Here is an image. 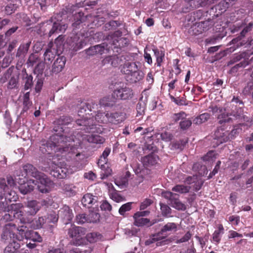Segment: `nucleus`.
Here are the masks:
<instances>
[{"label": "nucleus", "instance_id": "obj_31", "mask_svg": "<svg viewBox=\"0 0 253 253\" xmlns=\"http://www.w3.org/2000/svg\"><path fill=\"white\" fill-rule=\"evenodd\" d=\"M62 189L64 193L69 197L75 196L77 193V187L73 184L64 183Z\"/></svg>", "mask_w": 253, "mask_h": 253}, {"label": "nucleus", "instance_id": "obj_25", "mask_svg": "<svg viewBox=\"0 0 253 253\" xmlns=\"http://www.w3.org/2000/svg\"><path fill=\"white\" fill-rule=\"evenodd\" d=\"M22 80L24 84V89L28 90L32 88L33 85V77L31 75H28L25 69L22 70Z\"/></svg>", "mask_w": 253, "mask_h": 253}, {"label": "nucleus", "instance_id": "obj_54", "mask_svg": "<svg viewBox=\"0 0 253 253\" xmlns=\"http://www.w3.org/2000/svg\"><path fill=\"white\" fill-rule=\"evenodd\" d=\"M231 103L233 104V105H235L237 107L236 109L237 110L242 109L244 106L243 102L238 97H234L231 101Z\"/></svg>", "mask_w": 253, "mask_h": 253}, {"label": "nucleus", "instance_id": "obj_30", "mask_svg": "<svg viewBox=\"0 0 253 253\" xmlns=\"http://www.w3.org/2000/svg\"><path fill=\"white\" fill-rule=\"evenodd\" d=\"M224 227L221 224H218L217 230L214 231L212 235V242L216 245L218 244L221 239V235L224 233Z\"/></svg>", "mask_w": 253, "mask_h": 253}, {"label": "nucleus", "instance_id": "obj_27", "mask_svg": "<svg viewBox=\"0 0 253 253\" xmlns=\"http://www.w3.org/2000/svg\"><path fill=\"white\" fill-rule=\"evenodd\" d=\"M143 77L144 73L139 70L126 76L127 81L131 84L140 81Z\"/></svg>", "mask_w": 253, "mask_h": 253}, {"label": "nucleus", "instance_id": "obj_59", "mask_svg": "<svg viewBox=\"0 0 253 253\" xmlns=\"http://www.w3.org/2000/svg\"><path fill=\"white\" fill-rule=\"evenodd\" d=\"M153 203V201L152 200L150 199H145L143 202L141 203L140 206V210H143L147 208L148 207L150 206Z\"/></svg>", "mask_w": 253, "mask_h": 253}, {"label": "nucleus", "instance_id": "obj_1", "mask_svg": "<svg viewBox=\"0 0 253 253\" xmlns=\"http://www.w3.org/2000/svg\"><path fill=\"white\" fill-rule=\"evenodd\" d=\"M73 121V119L69 116H63L54 122V134L51 136L48 140L42 141L40 149L42 153H51L52 150H54L57 156L66 154L71 149V145L69 143L73 139L70 137L64 135L63 126L67 125Z\"/></svg>", "mask_w": 253, "mask_h": 253}, {"label": "nucleus", "instance_id": "obj_39", "mask_svg": "<svg viewBox=\"0 0 253 253\" xmlns=\"http://www.w3.org/2000/svg\"><path fill=\"white\" fill-rule=\"evenodd\" d=\"M214 24L213 21L211 19H208V20L202 21L198 24V27L202 31L208 30Z\"/></svg>", "mask_w": 253, "mask_h": 253}, {"label": "nucleus", "instance_id": "obj_9", "mask_svg": "<svg viewBox=\"0 0 253 253\" xmlns=\"http://www.w3.org/2000/svg\"><path fill=\"white\" fill-rule=\"evenodd\" d=\"M162 196L169 200V204L173 208L182 211L186 210V206L180 201L178 194L165 191L162 192Z\"/></svg>", "mask_w": 253, "mask_h": 253}, {"label": "nucleus", "instance_id": "obj_15", "mask_svg": "<svg viewBox=\"0 0 253 253\" xmlns=\"http://www.w3.org/2000/svg\"><path fill=\"white\" fill-rule=\"evenodd\" d=\"M23 226H22L19 230V233L21 234V239L23 238V236L27 239L31 240L34 242H42V237L36 231L33 230H25L23 229Z\"/></svg>", "mask_w": 253, "mask_h": 253}, {"label": "nucleus", "instance_id": "obj_17", "mask_svg": "<svg viewBox=\"0 0 253 253\" xmlns=\"http://www.w3.org/2000/svg\"><path fill=\"white\" fill-rule=\"evenodd\" d=\"M253 26V23L250 22L247 26H246L243 30L240 33V36L237 37L236 38L233 39L231 41V42L233 44H236V47H239L243 46L245 44V42H244L241 41L242 38H244L246 35L249 32L251 31L252 29Z\"/></svg>", "mask_w": 253, "mask_h": 253}, {"label": "nucleus", "instance_id": "obj_4", "mask_svg": "<svg viewBox=\"0 0 253 253\" xmlns=\"http://www.w3.org/2000/svg\"><path fill=\"white\" fill-rule=\"evenodd\" d=\"M23 208L21 203L12 204L9 206V209L3 213H1L0 218L4 222L12 220L14 218L19 219L21 223L29 222V220L23 217V212L21 211Z\"/></svg>", "mask_w": 253, "mask_h": 253}, {"label": "nucleus", "instance_id": "obj_47", "mask_svg": "<svg viewBox=\"0 0 253 253\" xmlns=\"http://www.w3.org/2000/svg\"><path fill=\"white\" fill-rule=\"evenodd\" d=\"M154 54L157 59V66H161V64L163 61V58L164 56V53L163 51H160L158 49L153 50Z\"/></svg>", "mask_w": 253, "mask_h": 253}, {"label": "nucleus", "instance_id": "obj_6", "mask_svg": "<svg viewBox=\"0 0 253 253\" xmlns=\"http://www.w3.org/2000/svg\"><path fill=\"white\" fill-rule=\"evenodd\" d=\"M177 226L173 222H168L165 224L158 233L154 234L152 238L145 241L146 245H149L156 241L167 238L170 234L177 231Z\"/></svg>", "mask_w": 253, "mask_h": 253}, {"label": "nucleus", "instance_id": "obj_21", "mask_svg": "<svg viewBox=\"0 0 253 253\" xmlns=\"http://www.w3.org/2000/svg\"><path fill=\"white\" fill-rule=\"evenodd\" d=\"M98 201V197L90 193H86L82 198V203L85 207L90 208Z\"/></svg>", "mask_w": 253, "mask_h": 253}, {"label": "nucleus", "instance_id": "obj_62", "mask_svg": "<svg viewBox=\"0 0 253 253\" xmlns=\"http://www.w3.org/2000/svg\"><path fill=\"white\" fill-rule=\"evenodd\" d=\"M127 181L126 178H123L122 180L116 179L115 180V183L121 188H123L126 186Z\"/></svg>", "mask_w": 253, "mask_h": 253}, {"label": "nucleus", "instance_id": "obj_64", "mask_svg": "<svg viewBox=\"0 0 253 253\" xmlns=\"http://www.w3.org/2000/svg\"><path fill=\"white\" fill-rule=\"evenodd\" d=\"M11 62V58L9 56H6L3 59L1 67L5 68L7 67Z\"/></svg>", "mask_w": 253, "mask_h": 253}, {"label": "nucleus", "instance_id": "obj_23", "mask_svg": "<svg viewBox=\"0 0 253 253\" xmlns=\"http://www.w3.org/2000/svg\"><path fill=\"white\" fill-rule=\"evenodd\" d=\"M66 63L65 58L63 56L58 57L54 62L52 66V72L58 74L63 69Z\"/></svg>", "mask_w": 253, "mask_h": 253}, {"label": "nucleus", "instance_id": "obj_8", "mask_svg": "<svg viewBox=\"0 0 253 253\" xmlns=\"http://www.w3.org/2000/svg\"><path fill=\"white\" fill-rule=\"evenodd\" d=\"M19 229L17 228L15 224L8 223L3 228L2 232L1 234V241L5 243L11 242L18 240L21 242V239L16 234V232L18 231Z\"/></svg>", "mask_w": 253, "mask_h": 253}, {"label": "nucleus", "instance_id": "obj_29", "mask_svg": "<svg viewBox=\"0 0 253 253\" xmlns=\"http://www.w3.org/2000/svg\"><path fill=\"white\" fill-rule=\"evenodd\" d=\"M20 242L18 240L9 242L8 245L4 249V253H16V251L21 247Z\"/></svg>", "mask_w": 253, "mask_h": 253}, {"label": "nucleus", "instance_id": "obj_52", "mask_svg": "<svg viewBox=\"0 0 253 253\" xmlns=\"http://www.w3.org/2000/svg\"><path fill=\"white\" fill-rule=\"evenodd\" d=\"M173 137V136L171 133L167 131L163 132L161 134V139L166 142L171 141Z\"/></svg>", "mask_w": 253, "mask_h": 253}, {"label": "nucleus", "instance_id": "obj_46", "mask_svg": "<svg viewBox=\"0 0 253 253\" xmlns=\"http://www.w3.org/2000/svg\"><path fill=\"white\" fill-rule=\"evenodd\" d=\"M132 203L131 202H128L123 205L119 209V213L124 215L126 212L129 211L131 209Z\"/></svg>", "mask_w": 253, "mask_h": 253}, {"label": "nucleus", "instance_id": "obj_26", "mask_svg": "<svg viewBox=\"0 0 253 253\" xmlns=\"http://www.w3.org/2000/svg\"><path fill=\"white\" fill-rule=\"evenodd\" d=\"M59 214L67 221H71L74 216L72 210L68 206H64L59 211Z\"/></svg>", "mask_w": 253, "mask_h": 253}, {"label": "nucleus", "instance_id": "obj_35", "mask_svg": "<svg viewBox=\"0 0 253 253\" xmlns=\"http://www.w3.org/2000/svg\"><path fill=\"white\" fill-rule=\"evenodd\" d=\"M111 152V148L106 147L101 155L98 161V165L101 167H103L104 164H106L108 162V156Z\"/></svg>", "mask_w": 253, "mask_h": 253}, {"label": "nucleus", "instance_id": "obj_55", "mask_svg": "<svg viewBox=\"0 0 253 253\" xmlns=\"http://www.w3.org/2000/svg\"><path fill=\"white\" fill-rule=\"evenodd\" d=\"M202 2V0H189L188 1V4L190 9H194L201 6Z\"/></svg>", "mask_w": 253, "mask_h": 253}, {"label": "nucleus", "instance_id": "obj_22", "mask_svg": "<svg viewBox=\"0 0 253 253\" xmlns=\"http://www.w3.org/2000/svg\"><path fill=\"white\" fill-rule=\"evenodd\" d=\"M26 208V212H27L29 215H34L41 209V206L39 202L36 200H31L28 201Z\"/></svg>", "mask_w": 253, "mask_h": 253}, {"label": "nucleus", "instance_id": "obj_63", "mask_svg": "<svg viewBox=\"0 0 253 253\" xmlns=\"http://www.w3.org/2000/svg\"><path fill=\"white\" fill-rule=\"evenodd\" d=\"M229 221L234 225H237L240 221V217L236 215H231L229 217Z\"/></svg>", "mask_w": 253, "mask_h": 253}, {"label": "nucleus", "instance_id": "obj_43", "mask_svg": "<svg viewBox=\"0 0 253 253\" xmlns=\"http://www.w3.org/2000/svg\"><path fill=\"white\" fill-rule=\"evenodd\" d=\"M45 220L48 223H55L58 221V215L55 211H52L47 214Z\"/></svg>", "mask_w": 253, "mask_h": 253}, {"label": "nucleus", "instance_id": "obj_33", "mask_svg": "<svg viewBox=\"0 0 253 253\" xmlns=\"http://www.w3.org/2000/svg\"><path fill=\"white\" fill-rule=\"evenodd\" d=\"M71 39H73V43L71 45L73 47V50L75 51L82 48L86 44V42L84 40L79 41V39L78 36H75L73 38H71Z\"/></svg>", "mask_w": 253, "mask_h": 253}, {"label": "nucleus", "instance_id": "obj_41", "mask_svg": "<svg viewBox=\"0 0 253 253\" xmlns=\"http://www.w3.org/2000/svg\"><path fill=\"white\" fill-rule=\"evenodd\" d=\"M40 60L37 53H32L30 55L26 63L28 67L33 66L36 63L39 62Z\"/></svg>", "mask_w": 253, "mask_h": 253}, {"label": "nucleus", "instance_id": "obj_34", "mask_svg": "<svg viewBox=\"0 0 253 253\" xmlns=\"http://www.w3.org/2000/svg\"><path fill=\"white\" fill-rule=\"evenodd\" d=\"M86 140L89 143L95 144H103L105 142V139L97 134H91L87 135Z\"/></svg>", "mask_w": 253, "mask_h": 253}, {"label": "nucleus", "instance_id": "obj_24", "mask_svg": "<svg viewBox=\"0 0 253 253\" xmlns=\"http://www.w3.org/2000/svg\"><path fill=\"white\" fill-rule=\"evenodd\" d=\"M37 185L36 181L30 179L27 182L21 184L19 187L20 192L23 194H26L34 190V186Z\"/></svg>", "mask_w": 253, "mask_h": 253}, {"label": "nucleus", "instance_id": "obj_36", "mask_svg": "<svg viewBox=\"0 0 253 253\" xmlns=\"http://www.w3.org/2000/svg\"><path fill=\"white\" fill-rule=\"evenodd\" d=\"M191 189L190 186H185L182 184H177L172 188V191L180 194L188 193Z\"/></svg>", "mask_w": 253, "mask_h": 253}, {"label": "nucleus", "instance_id": "obj_56", "mask_svg": "<svg viewBox=\"0 0 253 253\" xmlns=\"http://www.w3.org/2000/svg\"><path fill=\"white\" fill-rule=\"evenodd\" d=\"M189 33L192 35H199L202 33V30L200 29L198 25H194L192 26L189 30Z\"/></svg>", "mask_w": 253, "mask_h": 253}, {"label": "nucleus", "instance_id": "obj_38", "mask_svg": "<svg viewBox=\"0 0 253 253\" xmlns=\"http://www.w3.org/2000/svg\"><path fill=\"white\" fill-rule=\"evenodd\" d=\"M86 19V17L84 16V14L82 12L76 13L74 15L75 22L73 23V26L76 27L81 23L84 22Z\"/></svg>", "mask_w": 253, "mask_h": 253}, {"label": "nucleus", "instance_id": "obj_28", "mask_svg": "<svg viewBox=\"0 0 253 253\" xmlns=\"http://www.w3.org/2000/svg\"><path fill=\"white\" fill-rule=\"evenodd\" d=\"M133 218L134 219V225L138 227L143 226L147 225L148 227L151 226L154 224V222H152L148 218H143L138 216H135L134 214Z\"/></svg>", "mask_w": 253, "mask_h": 253}, {"label": "nucleus", "instance_id": "obj_60", "mask_svg": "<svg viewBox=\"0 0 253 253\" xmlns=\"http://www.w3.org/2000/svg\"><path fill=\"white\" fill-rule=\"evenodd\" d=\"M245 54L244 53H242L239 54H236L234 55L230 61V64H233L236 62H238L243 58Z\"/></svg>", "mask_w": 253, "mask_h": 253}, {"label": "nucleus", "instance_id": "obj_5", "mask_svg": "<svg viewBox=\"0 0 253 253\" xmlns=\"http://www.w3.org/2000/svg\"><path fill=\"white\" fill-rule=\"evenodd\" d=\"M72 147H71V149H69V152H67L66 154L64 155H61V152H59L60 156H57L56 153H55L54 150H52L51 153H46V154H52L53 152L54 153V155L52 156V160L51 162V164L49 165V169L50 171V174L52 175L53 177L59 178V179H63L65 178L67 176L68 169L66 168L60 167L57 164H56V162L55 160L56 159L58 160H60L62 159L63 157H65L66 155L68 153H70L72 150Z\"/></svg>", "mask_w": 253, "mask_h": 253}, {"label": "nucleus", "instance_id": "obj_20", "mask_svg": "<svg viewBox=\"0 0 253 253\" xmlns=\"http://www.w3.org/2000/svg\"><path fill=\"white\" fill-rule=\"evenodd\" d=\"M53 46V43L52 42H50L48 43V47L43 54L45 61H48L50 62H52L55 58V55L57 54L56 49Z\"/></svg>", "mask_w": 253, "mask_h": 253}, {"label": "nucleus", "instance_id": "obj_49", "mask_svg": "<svg viewBox=\"0 0 253 253\" xmlns=\"http://www.w3.org/2000/svg\"><path fill=\"white\" fill-rule=\"evenodd\" d=\"M161 210L163 216H167L171 213V210L167 205L160 204Z\"/></svg>", "mask_w": 253, "mask_h": 253}, {"label": "nucleus", "instance_id": "obj_14", "mask_svg": "<svg viewBox=\"0 0 253 253\" xmlns=\"http://www.w3.org/2000/svg\"><path fill=\"white\" fill-rule=\"evenodd\" d=\"M186 116L184 112H180L178 113L175 114L173 117V119L175 122L180 121L179 127L182 130L188 129L192 124V121L190 119L186 118Z\"/></svg>", "mask_w": 253, "mask_h": 253}, {"label": "nucleus", "instance_id": "obj_50", "mask_svg": "<svg viewBox=\"0 0 253 253\" xmlns=\"http://www.w3.org/2000/svg\"><path fill=\"white\" fill-rule=\"evenodd\" d=\"M76 222L78 224H83L88 222L87 215L84 213L79 214L76 216Z\"/></svg>", "mask_w": 253, "mask_h": 253}, {"label": "nucleus", "instance_id": "obj_12", "mask_svg": "<svg viewBox=\"0 0 253 253\" xmlns=\"http://www.w3.org/2000/svg\"><path fill=\"white\" fill-rule=\"evenodd\" d=\"M97 104L91 102L90 103L78 99L74 101L69 106L70 109L84 110V111H91L92 109H98Z\"/></svg>", "mask_w": 253, "mask_h": 253}, {"label": "nucleus", "instance_id": "obj_53", "mask_svg": "<svg viewBox=\"0 0 253 253\" xmlns=\"http://www.w3.org/2000/svg\"><path fill=\"white\" fill-rule=\"evenodd\" d=\"M94 47L96 50V54H99L101 55L104 53V50L107 48V44L103 43L100 44L94 45Z\"/></svg>", "mask_w": 253, "mask_h": 253}, {"label": "nucleus", "instance_id": "obj_32", "mask_svg": "<svg viewBox=\"0 0 253 253\" xmlns=\"http://www.w3.org/2000/svg\"><path fill=\"white\" fill-rule=\"evenodd\" d=\"M124 68V72L126 76L138 70V66L136 62H127L125 64Z\"/></svg>", "mask_w": 253, "mask_h": 253}, {"label": "nucleus", "instance_id": "obj_40", "mask_svg": "<svg viewBox=\"0 0 253 253\" xmlns=\"http://www.w3.org/2000/svg\"><path fill=\"white\" fill-rule=\"evenodd\" d=\"M85 237L86 238L87 240L89 242L94 243L100 239L102 237V235L99 233L92 232L87 234L86 236H85Z\"/></svg>", "mask_w": 253, "mask_h": 253}, {"label": "nucleus", "instance_id": "obj_18", "mask_svg": "<svg viewBox=\"0 0 253 253\" xmlns=\"http://www.w3.org/2000/svg\"><path fill=\"white\" fill-rule=\"evenodd\" d=\"M238 112H231L228 113L227 112H223L218 115V120L219 123L222 124L223 123H229L233 120H237L239 118V115L237 114Z\"/></svg>", "mask_w": 253, "mask_h": 253}, {"label": "nucleus", "instance_id": "obj_45", "mask_svg": "<svg viewBox=\"0 0 253 253\" xmlns=\"http://www.w3.org/2000/svg\"><path fill=\"white\" fill-rule=\"evenodd\" d=\"M186 144V142L183 140H179L173 142L171 144V147L172 149L177 150L179 149L182 150L183 149Z\"/></svg>", "mask_w": 253, "mask_h": 253}, {"label": "nucleus", "instance_id": "obj_19", "mask_svg": "<svg viewBox=\"0 0 253 253\" xmlns=\"http://www.w3.org/2000/svg\"><path fill=\"white\" fill-rule=\"evenodd\" d=\"M159 158L154 153H151L141 158V162L143 165L146 168L151 167L157 165L158 163Z\"/></svg>", "mask_w": 253, "mask_h": 253}, {"label": "nucleus", "instance_id": "obj_58", "mask_svg": "<svg viewBox=\"0 0 253 253\" xmlns=\"http://www.w3.org/2000/svg\"><path fill=\"white\" fill-rule=\"evenodd\" d=\"M43 46V44L42 42H36L33 46V50L35 52V53H38L41 51L42 49Z\"/></svg>", "mask_w": 253, "mask_h": 253}, {"label": "nucleus", "instance_id": "obj_13", "mask_svg": "<svg viewBox=\"0 0 253 253\" xmlns=\"http://www.w3.org/2000/svg\"><path fill=\"white\" fill-rule=\"evenodd\" d=\"M213 143L216 146L233 139V134H230L228 131L222 128H218L214 133Z\"/></svg>", "mask_w": 253, "mask_h": 253}, {"label": "nucleus", "instance_id": "obj_3", "mask_svg": "<svg viewBox=\"0 0 253 253\" xmlns=\"http://www.w3.org/2000/svg\"><path fill=\"white\" fill-rule=\"evenodd\" d=\"M67 27V25L62 22L61 19L54 17L44 23L41 30H43L44 34H48V37H51L54 34L64 33Z\"/></svg>", "mask_w": 253, "mask_h": 253}, {"label": "nucleus", "instance_id": "obj_44", "mask_svg": "<svg viewBox=\"0 0 253 253\" xmlns=\"http://www.w3.org/2000/svg\"><path fill=\"white\" fill-rule=\"evenodd\" d=\"M18 5L17 3H10L5 7V13L7 15H10L17 9Z\"/></svg>", "mask_w": 253, "mask_h": 253}, {"label": "nucleus", "instance_id": "obj_42", "mask_svg": "<svg viewBox=\"0 0 253 253\" xmlns=\"http://www.w3.org/2000/svg\"><path fill=\"white\" fill-rule=\"evenodd\" d=\"M100 215L96 211H90L87 214L88 222L96 223L99 221Z\"/></svg>", "mask_w": 253, "mask_h": 253}, {"label": "nucleus", "instance_id": "obj_2", "mask_svg": "<svg viewBox=\"0 0 253 253\" xmlns=\"http://www.w3.org/2000/svg\"><path fill=\"white\" fill-rule=\"evenodd\" d=\"M23 169L27 174L31 175L37 179L35 181L38 183V188L40 192L47 193L50 191V188L53 183L45 174L38 171L35 167L30 164L24 165Z\"/></svg>", "mask_w": 253, "mask_h": 253}, {"label": "nucleus", "instance_id": "obj_11", "mask_svg": "<svg viewBox=\"0 0 253 253\" xmlns=\"http://www.w3.org/2000/svg\"><path fill=\"white\" fill-rule=\"evenodd\" d=\"M112 96L116 99H129L133 97V92L131 88L123 85L117 87L114 90Z\"/></svg>", "mask_w": 253, "mask_h": 253}, {"label": "nucleus", "instance_id": "obj_10", "mask_svg": "<svg viewBox=\"0 0 253 253\" xmlns=\"http://www.w3.org/2000/svg\"><path fill=\"white\" fill-rule=\"evenodd\" d=\"M101 112H98L96 115V117L95 119L93 117L88 118H83L81 119H77L76 123L80 126H82L81 130L84 131L85 132H94L96 130V121L100 115H102Z\"/></svg>", "mask_w": 253, "mask_h": 253}, {"label": "nucleus", "instance_id": "obj_48", "mask_svg": "<svg viewBox=\"0 0 253 253\" xmlns=\"http://www.w3.org/2000/svg\"><path fill=\"white\" fill-rule=\"evenodd\" d=\"M45 68V63L43 61H40L36 66L34 72L35 74H42Z\"/></svg>", "mask_w": 253, "mask_h": 253}, {"label": "nucleus", "instance_id": "obj_37", "mask_svg": "<svg viewBox=\"0 0 253 253\" xmlns=\"http://www.w3.org/2000/svg\"><path fill=\"white\" fill-rule=\"evenodd\" d=\"M109 196L112 200L117 203L125 201V197L120 195L119 192L114 188L113 190L110 192Z\"/></svg>", "mask_w": 253, "mask_h": 253}, {"label": "nucleus", "instance_id": "obj_57", "mask_svg": "<svg viewBox=\"0 0 253 253\" xmlns=\"http://www.w3.org/2000/svg\"><path fill=\"white\" fill-rule=\"evenodd\" d=\"M100 208L102 211H110L112 210V206L106 200H105L101 204Z\"/></svg>", "mask_w": 253, "mask_h": 253}, {"label": "nucleus", "instance_id": "obj_7", "mask_svg": "<svg viewBox=\"0 0 253 253\" xmlns=\"http://www.w3.org/2000/svg\"><path fill=\"white\" fill-rule=\"evenodd\" d=\"M85 234L84 228L74 226L68 229L67 235L71 239L73 245L80 246L84 244Z\"/></svg>", "mask_w": 253, "mask_h": 253}, {"label": "nucleus", "instance_id": "obj_61", "mask_svg": "<svg viewBox=\"0 0 253 253\" xmlns=\"http://www.w3.org/2000/svg\"><path fill=\"white\" fill-rule=\"evenodd\" d=\"M17 79L14 77H12L9 81L8 88L10 89L15 88L17 85Z\"/></svg>", "mask_w": 253, "mask_h": 253}, {"label": "nucleus", "instance_id": "obj_16", "mask_svg": "<svg viewBox=\"0 0 253 253\" xmlns=\"http://www.w3.org/2000/svg\"><path fill=\"white\" fill-rule=\"evenodd\" d=\"M105 116L108 119V121L112 124H118L125 119V114L124 112H110V113H106Z\"/></svg>", "mask_w": 253, "mask_h": 253}, {"label": "nucleus", "instance_id": "obj_51", "mask_svg": "<svg viewBox=\"0 0 253 253\" xmlns=\"http://www.w3.org/2000/svg\"><path fill=\"white\" fill-rule=\"evenodd\" d=\"M99 105L105 109L106 107L113 106L114 103L112 101H110L108 98L105 97L100 100Z\"/></svg>", "mask_w": 253, "mask_h": 253}]
</instances>
